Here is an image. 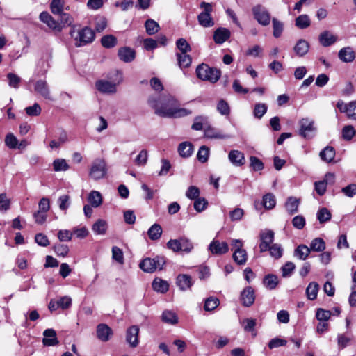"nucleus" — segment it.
Wrapping results in <instances>:
<instances>
[{
  "label": "nucleus",
  "mask_w": 356,
  "mask_h": 356,
  "mask_svg": "<svg viewBox=\"0 0 356 356\" xmlns=\"http://www.w3.org/2000/svg\"><path fill=\"white\" fill-rule=\"evenodd\" d=\"M177 49L181 51L180 54L187 53L191 50V46L184 38H179L176 42Z\"/></svg>",
  "instance_id": "obj_56"
},
{
  "label": "nucleus",
  "mask_w": 356,
  "mask_h": 356,
  "mask_svg": "<svg viewBox=\"0 0 356 356\" xmlns=\"http://www.w3.org/2000/svg\"><path fill=\"white\" fill-rule=\"evenodd\" d=\"M267 109L268 106L266 104H256L253 111L254 116L258 119H261L266 113Z\"/></svg>",
  "instance_id": "obj_48"
},
{
  "label": "nucleus",
  "mask_w": 356,
  "mask_h": 356,
  "mask_svg": "<svg viewBox=\"0 0 356 356\" xmlns=\"http://www.w3.org/2000/svg\"><path fill=\"white\" fill-rule=\"evenodd\" d=\"M53 168L54 171H66L70 166L64 159H56L53 162Z\"/></svg>",
  "instance_id": "obj_43"
},
{
  "label": "nucleus",
  "mask_w": 356,
  "mask_h": 356,
  "mask_svg": "<svg viewBox=\"0 0 356 356\" xmlns=\"http://www.w3.org/2000/svg\"><path fill=\"white\" fill-rule=\"evenodd\" d=\"M205 136L207 138L218 139H225L229 138V136L223 134L220 131H217L209 126L205 129Z\"/></svg>",
  "instance_id": "obj_35"
},
{
  "label": "nucleus",
  "mask_w": 356,
  "mask_h": 356,
  "mask_svg": "<svg viewBox=\"0 0 356 356\" xmlns=\"http://www.w3.org/2000/svg\"><path fill=\"white\" fill-rule=\"evenodd\" d=\"M233 259L238 265H243L248 259L247 252L243 249L233 253Z\"/></svg>",
  "instance_id": "obj_42"
},
{
  "label": "nucleus",
  "mask_w": 356,
  "mask_h": 356,
  "mask_svg": "<svg viewBox=\"0 0 356 356\" xmlns=\"http://www.w3.org/2000/svg\"><path fill=\"white\" fill-rule=\"evenodd\" d=\"M112 258L120 264H124L123 252L120 248L117 246H113L112 248Z\"/></svg>",
  "instance_id": "obj_52"
},
{
  "label": "nucleus",
  "mask_w": 356,
  "mask_h": 356,
  "mask_svg": "<svg viewBox=\"0 0 356 356\" xmlns=\"http://www.w3.org/2000/svg\"><path fill=\"white\" fill-rule=\"evenodd\" d=\"M54 250L58 256L63 257L67 256L69 252L68 246L61 243L54 245Z\"/></svg>",
  "instance_id": "obj_62"
},
{
  "label": "nucleus",
  "mask_w": 356,
  "mask_h": 356,
  "mask_svg": "<svg viewBox=\"0 0 356 356\" xmlns=\"http://www.w3.org/2000/svg\"><path fill=\"white\" fill-rule=\"evenodd\" d=\"M118 55L121 60L124 63L133 61L136 57L135 51L128 47H121L118 49Z\"/></svg>",
  "instance_id": "obj_21"
},
{
  "label": "nucleus",
  "mask_w": 356,
  "mask_h": 356,
  "mask_svg": "<svg viewBox=\"0 0 356 356\" xmlns=\"http://www.w3.org/2000/svg\"><path fill=\"white\" fill-rule=\"evenodd\" d=\"M309 49V42L304 40H299L293 47L296 54L300 57H302L307 54Z\"/></svg>",
  "instance_id": "obj_24"
},
{
  "label": "nucleus",
  "mask_w": 356,
  "mask_h": 356,
  "mask_svg": "<svg viewBox=\"0 0 356 356\" xmlns=\"http://www.w3.org/2000/svg\"><path fill=\"white\" fill-rule=\"evenodd\" d=\"M311 250L309 248H308L305 245H298L294 251V256L298 258L300 260H305L309 256Z\"/></svg>",
  "instance_id": "obj_33"
},
{
  "label": "nucleus",
  "mask_w": 356,
  "mask_h": 356,
  "mask_svg": "<svg viewBox=\"0 0 356 356\" xmlns=\"http://www.w3.org/2000/svg\"><path fill=\"white\" fill-rule=\"evenodd\" d=\"M338 57L343 63H352L356 58V54L351 47H346L339 50Z\"/></svg>",
  "instance_id": "obj_17"
},
{
  "label": "nucleus",
  "mask_w": 356,
  "mask_h": 356,
  "mask_svg": "<svg viewBox=\"0 0 356 356\" xmlns=\"http://www.w3.org/2000/svg\"><path fill=\"white\" fill-rule=\"evenodd\" d=\"M209 149L206 146H202L197 152V157L199 161L204 163L208 160Z\"/></svg>",
  "instance_id": "obj_63"
},
{
  "label": "nucleus",
  "mask_w": 356,
  "mask_h": 356,
  "mask_svg": "<svg viewBox=\"0 0 356 356\" xmlns=\"http://www.w3.org/2000/svg\"><path fill=\"white\" fill-rule=\"evenodd\" d=\"M218 111L223 115H228L230 113V108L227 102L224 99H221L217 104Z\"/></svg>",
  "instance_id": "obj_60"
},
{
  "label": "nucleus",
  "mask_w": 356,
  "mask_h": 356,
  "mask_svg": "<svg viewBox=\"0 0 356 356\" xmlns=\"http://www.w3.org/2000/svg\"><path fill=\"white\" fill-rule=\"evenodd\" d=\"M177 284L180 290L186 291L193 285L192 278L186 274L179 275L177 277Z\"/></svg>",
  "instance_id": "obj_23"
},
{
  "label": "nucleus",
  "mask_w": 356,
  "mask_h": 356,
  "mask_svg": "<svg viewBox=\"0 0 356 356\" xmlns=\"http://www.w3.org/2000/svg\"><path fill=\"white\" fill-rule=\"evenodd\" d=\"M318 289L319 286L316 282H310L306 289L307 298L311 300H315L317 297Z\"/></svg>",
  "instance_id": "obj_37"
},
{
  "label": "nucleus",
  "mask_w": 356,
  "mask_h": 356,
  "mask_svg": "<svg viewBox=\"0 0 356 356\" xmlns=\"http://www.w3.org/2000/svg\"><path fill=\"white\" fill-rule=\"evenodd\" d=\"M299 204V199L295 197H289L285 203V208L289 214L293 215L298 211Z\"/></svg>",
  "instance_id": "obj_27"
},
{
  "label": "nucleus",
  "mask_w": 356,
  "mask_h": 356,
  "mask_svg": "<svg viewBox=\"0 0 356 356\" xmlns=\"http://www.w3.org/2000/svg\"><path fill=\"white\" fill-rule=\"evenodd\" d=\"M139 327L137 325H132L126 332V341L131 348H136L139 343L138 339Z\"/></svg>",
  "instance_id": "obj_12"
},
{
  "label": "nucleus",
  "mask_w": 356,
  "mask_h": 356,
  "mask_svg": "<svg viewBox=\"0 0 356 356\" xmlns=\"http://www.w3.org/2000/svg\"><path fill=\"white\" fill-rule=\"evenodd\" d=\"M106 173V163L104 159H95L91 165L90 176L92 179L97 180L102 179Z\"/></svg>",
  "instance_id": "obj_6"
},
{
  "label": "nucleus",
  "mask_w": 356,
  "mask_h": 356,
  "mask_svg": "<svg viewBox=\"0 0 356 356\" xmlns=\"http://www.w3.org/2000/svg\"><path fill=\"white\" fill-rule=\"evenodd\" d=\"M331 213L327 208H321L317 213V218L320 223H324L331 218Z\"/></svg>",
  "instance_id": "obj_51"
},
{
  "label": "nucleus",
  "mask_w": 356,
  "mask_h": 356,
  "mask_svg": "<svg viewBox=\"0 0 356 356\" xmlns=\"http://www.w3.org/2000/svg\"><path fill=\"white\" fill-rule=\"evenodd\" d=\"M259 250L261 252L268 251L274 241V232L272 230L262 231L259 234Z\"/></svg>",
  "instance_id": "obj_9"
},
{
  "label": "nucleus",
  "mask_w": 356,
  "mask_h": 356,
  "mask_svg": "<svg viewBox=\"0 0 356 356\" xmlns=\"http://www.w3.org/2000/svg\"><path fill=\"white\" fill-rule=\"evenodd\" d=\"M40 20L47 24V26L55 32H60L63 29V26L60 25L58 21H56L53 17L46 11H43L40 14Z\"/></svg>",
  "instance_id": "obj_10"
},
{
  "label": "nucleus",
  "mask_w": 356,
  "mask_h": 356,
  "mask_svg": "<svg viewBox=\"0 0 356 356\" xmlns=\"http://www.w3.org/2000/svg\"><path fill=\"white\" fill-rule=\"evenodd\" d=\"M177 57L178 64L181 68L188 67L192 63L191 57L189 55L186 54V53L177 54Z\"/></svg>",
  "instance_id": "obj_38"
},
{
  "label": "nucleus",
  "mask_w": 356,
  "mask_h": 356,
  "mask_svg": "<svg viewBox=\"0 0 356 356\" xmlns=\"http://www.w3.org/2000/svg\"><path fill=\"white\" fill-rule=\"evenodd\" d=\"M149 238L152 241L159 240L162 234V227L159 224H154L147 231Z\"/></svg>",
  "instance_id": "obj_31"
},
{
  "label": "nucleus",
  "mask_w": 356,
  "mask_h": 356,
  "mask_svg": "<svg viewBox=\"0 0 356 356\" xmlns=\"http://www.w3.org/2000/svg\"><path fill=\"white\" fill-rule=\"evenodd\" d=\"M44 338L42 343L46 346H54L59 343L56 332L54 329L49 328L43 332Z\"/></svg>",
  "instance_id": "obj_16"
},
{
  "label": "nucleus",
  "mask_w": 356,
  "mask_h": 356,
  "mask_svg": "<svg viewBox=\"0 0 356 356\" xmlns=\"http://www.w3.org/2000/svg\"><path fill=\"white\" fill-rule=\"evenodd\" d=\"M97 337L102 341H108L113 334L112 330L104 323L99 324L97 327Z\"/></svg>",
  "instance_id": "obj_18"
},
{
  "label": "nucleus",
  "mask_w": 356,
  "mask_h": 356,
  "mask_svg": "<svg viewBox=\"0 0 356 356\" xmlns=\"http://www.w3.org/2000/svg\"><path fill=\"white\" fill-rule=\"evenodd\" d=\"M331 316V312L329 310H325L319 308L316 310V317L319 321H327Z\"/></svg>",
  "instance_id": "obj_61"
},
{
  "label": "nucleus",
  "mask_w": 356,
  "mask_h": 356,
  "mask_svg": "<svg viewBox=\"0 0 356 356\" xmlns=\"http://www.w3.org/2000/svg\"><path fill=\"white\" fill-rule=\"evenodd\" d=\"M229 161L236 167H241L245 163L244 154L238 150L233 149L229 152Z\"/></svg>",
  "instance_id": "obj_19"
},
{
  "label": "nucleus",
  "mask_w": 356,
  "mask_h": 356,
  "mask_svg": "<svg viewBox=\"0 0 356 356\" xmlns=\"http://www.w3.org/2000/svg\"><path fill=\"white\" fill-rule=\"evenodd\" d=\"M145 27L147 33L149 35L156 33L160 29L159 24L152 19H149L145 21Z\"/></svg>",
  "instance_id": "obj_34"
},
{
  "label": "nucleus",
  "mask_w": 356,
  "mask_h": 356,
  "mask_svg": "<svg viewBox=\"0 0 356 356\" xmlns=\"http://www.w3.org/2000/svg\"><path fill=\"white\" fill-rule=\"evenodd\" d=\"M355 135V130L351 125L345 126L342 129V136L346 140H350Z\"/></svg>",
  "instance_id": "obj_57"
},
{
  "label": "nucleus",
  "mask_w": 356,
  "mask_h": 356,
  "mask_svg": "<svg viewBox=\"0 0 356 356\" xmlns=\"http://www.w3.org/2000/svg\"><path fill=\"white\" fill-rule=\"evenodd\" d=\"M268 250L270 256L276 259L281 258L283 254V248L278 243L273 244Z\"/></svg>",
  "instance_id": "obj_46"
},
{
  "label": "nucleus",
  "mask_w": 356,
  "mask_h": 356,
  "mask_svg": "<svg viewBox=\"0 0 356 356\" xmlns=\"http://www.w3.org/2000/svg\"><path fill=\"white\" fill-rule=\"evenodd\" d=\"M8 85L10 87L17 89L22 81V79L14 73H8L7 74Z\"/></svg>",
  "instance_id": "obj_50"
},
{
  "label": "nucleus",
  "mask_w": 356,
  "mask_h": 356,
  "mask_svg": "<svg viewBox=\"0 0 356 356\" xmlns=\"http://www.w3.org/2000/svg\"><path fill=\"white\" fill-rule=\"evenodd\" d=\"M219 300L216 298H208L204 302V308L206 311H212L219 305Z\"/></svg>",
  "instance_id": "obj_55"
},
{
  "label": "nucleus",
  "mask_w": 356,
  "mask_h": 356,
  "mask_svg": "<svg viewBox=\"0 0 356 356\" xmlns=\"http://www.w3.org/2000/svg\"><path fill=\"white\" fill-rule=\"evenodd\" d=\"M193 147L191 143L183 142L179 145L178 152L181 157L187 158L191 156Z\"/></svg>",
  "instance_id": "obj_28"
},
{
  "label": "nucleus",
  "mask_w": 356,
  "mask_h": 356,
  "mask_svg": "<svg viewBox=\"0 0 356 356\" xmlns=\"http://www.w3.org/2000/svg\"><path fill=\"white\" fill-rule=\"evenodd\" d=\"M208 202L204 197H198L194 200V209L197 212L203 211L207 207Z\"/></svg>",
  "instance_id": "obj_59"
},
{
  "label": "nucleus",
  "mask_w": 356,
  "mask_h": 356,
  "mask_svg": "<svg viewBox=\"0 0 356 356\" xmlns=\"http://www.w3.org/2000/svg\"><path fill=\"white\" fill-rule=\"evenodd\" d=\"M273 22V36L275 38H279L282 33L283 31V24L277 20L276 18H273L272 20Z\"/></svg>",
  "instance_id": "obj_54"
},
{
  "label": "nucleus",
  "mask_w": 356,
  "mask_h": 356,
  "mask_svg": "<svg viewBox=\"0 0 356 356\" xmlns=\"http://www.w3.org/2000/svg\"><path fill=\"white\" fill-rule=\"evenodd\" d=\"M195 73L198 79L202 81H208L212 83L217 82L221 76L220 70L210 67L204 63H202L197 67Z\"/></svg>",
  "instance_id": "obj_2"
},
{
  "label": "nucleus",
  "mask_w": 356,
  "mask_h": 356,
  "mask_svg": "<svg viewBox=\"0 0 356 356\" xmlns=\"http://www.w3.org/2000/svg\"><path fill=\"white\" fill-rule=\"evenodd\" d=\"M209 250L213 254H224L229 251V245L226 242L214 239L209 244Z\"/></svg>",
  "instance_id": "obj_13"
},
{
  "label": "nucleus",
  "mask_w": 356,
  "mask_h": 356,
  "mask_svg": "<svg viewBox=\"0 0 356 356\" xmlns=\"http://www.w3.org/2000/svg\"><path fill=\"white\" fill-rule=\"evenodd\" d=\"M254 19L262 26H267L270 22V15L263 6L257 5L252 8Z\"/></svg>",
  "instance_id": "obj_7"
},
{
  "label": "nucleus",
  "mask_w": 356,
  "mask_h": 356,
  "mask_svg": "<svg viewBox=\"0 0 356 356\" xmlns=\"http://www.w3.org/2000/svg\"><path fill=\"white\" fill-rule=\"evenodd\" d=\"M296 26L301 29L309 27L311 24V20L307 15H301L296 19Z\"/></svg>",
  "instance_id": "obj_39"
},
{
  "label": "nucleus",
  "mask_w": 356,
  "mask_h": 356,
  "mask_svg": "<svg viewBox=\"0 0 356 356\" xmlns=\"http://www.w3.org/2000/svg\"><path fill=\"white\" fill-rule=\"evenodd\" d=\"M231 35L229 29L226 28H218L213 33V40L217 44H222L227 41Z\"/></svg>",
  "instance_id": "obj_22"
},
{
  "label": "nucleus",
  "mask_w": 356,
  "mask_h": 356,
  "mask_svg": "<svg viewBox=\"0 0 356 356\" xmlns=\"http://www.w3.org/2000/svg\"><path fill=\"white\" fill-rule=\"evenodd\" d=\"M63 0H52L50 4L51 11L54 15H59L63 11Z\"/></svg>",
  "instance_id": "obj_47"
},
{
  "label": "nucleus",
  "mask_w": 356,
  "mask_h": 356,
  "mask_svg": "<svg viewBox=\"0 0 356 356\" xmlns=\"http://www.w3.org/2000/svg\"><path fill=\"white\" fill-rule=\"evenodd\" d=\"M108 228V224L106 220L102 219L97 220L92 225V231L98 235H104L106 234Z\"/></svg>",
  "instance_id": "obj_29"
},
{
  "label": "nucleus",
  "mask_w": 356,
  "mask_h": 356,
  "mask_svg": "<svg viewBox=\"0 0 356 356\" xmlns=\"http://www.w3.org/2000/svg\"><path fill=\"white\" fill-rule=\"evenodd\" d=\"M95 37V32L90 28L86 26L79 31L78 38H76V45L80 47L92 42Z\"/></svg>",
  "instance_id": "obj_8"
},
{
  "label": "nucleus",
  "mask_w": 356,
  "mask_h": 356,
  "mask_svg": "<svg viewBox=\"0 0 356 356\" xmlns=\"http://www.w3.org/2000/svg\"><path fill=\"white\" fill-rule=\"evenodd\" d=\"M165 264V259L162 257H156L154 258H145L141 261L139 264V267L144 272L146 273H153L156 269H162L163 265Z\"/></svg>",
  "instance_id": "obj_3"
},
{
  "label": "nucleus",
  "mask_w": 356,
  "mask_h": 356,
  "mask_svg": "<svg viewBox=\"0 0 356 356\" xmlns=\"http://www.w3.org/2000/svg\"><path fill=\"white\" fill-rule=\"evenodd\" d=\"M95 86L98 91L104 94H114L117 91L116 84L106 80H99Z\"/></svg>",
  "instance_id": "obj_14"
},
{
  "label": "nucleus",
  "mask_w": 356,
  "mask_h": 356,
  "mask_svg": "<svg viewBox=\"0 0 356 356\" xmlns=\"http://www.w3.org/2000/svg\"><path fill=\"white\" fill-rule=\"evenodd\" d=\"M276 204L275 197L272 193H267L264 195L262 205L267 209H271L275 207Z\"/></svg>",
  "instance_id": "obj_40"
},
{
  "label": "nucleus",
  "mask_w": 356,
  "mask_h": 356,
  "mask_svg": "<svg viewBox=\"0 0 356 356\" xmlns=\"http://www.w3.org/2000/svg\"><path fill=\"white\" fill-rule=\"evenodd\" d=\"M162 320L165 323L170 324H176L178 322V318L173 312L165 310L162 314Z\"/></svg>",
  "instance_id": "obj_44"
},
{
  "label": "nucleus",
  "mask_w": 356,
  "mask_h": 356,
  "mask_svg": "<svg viewBox=\"0 0 356 356\" xmlns=\"http://www.w3.org/2000/svg\"><path fill=\"white\" fill-rule=\"evenodd\" d=\"M337 40V36L332 33L330 31H324L318 35L320 44L325 47L334 44Z\"/></svg>",
  "instance_id": "obj_15"
},
{
  "label": "nucleus",
  "mask_w": 356,
  "mask_h": 356,
  "mask_svg": "<svg viewBox=\"0 0 356 356\" xmlns=\"http://www.w3.org/2000/svg\"><path fill=\"white\" fill-rule=\"evenodd\" d=\"M147 103L154 113L162 118H179L192 113L189 109L180 108L179 102L171 95H151Z\"/></svg>",
  "instance_id": "obj_1"
},
{
  "label": "nucleus",
  "mask_w": 356,
  "mask_h": 356,
  "mask_svg": "<svg viewBox=\"0 0 356 356\" xmlns=\"http://www.w3.org/2000/svg\"><path fill=\"white\" fill-rule=\"evenodd\" d=\"M152 288L154 291L164 293L168 291L169 284L166 281L159 278H156L152 282Z\"/></svg>",
  "instance_id": "obj_32"
},
{
  "label": "nucleus",
  "mask_w": 356,
  "mask_h": 356,
  "mask_svg": "<svg viewBox=\"0 0 356 356\" xmlns=\"http://www.w3.org/2000/svg\"><path fill=\"white\" fill-rule=\"evenodd\" d=\"M263 283L268 289L273 290L279 283L278 277L275 275L268 274L264 277Z\"/></svg>",
  "instance_id": "obj_30"
},
{
  "label": "nucleus",
  "mask_w": 356,
  "mask_h": 356,
  "mask_svg": "<svg viewBox=\"0 0 356 356\" xmlns=\"http://www.w3.org/2000/svg\"><path fill=\"white\" fill-rule=\"evenodd\" d=\"M337 107L341 113H346L348 118L356 120V101L346 104L342 100H339L337 104Z\"/></svg>",
  "instance_id": "obj_11"
},
{
  "label": "nucleus",
  "mask_w": 356,
  "mask_h": 356,
  "mask_svg": "<svg viewBox=\"0 0 356 356\" xmlns=\"http://www.w3.org/2000/svg\"><path fill=\"white\" fill-rule=\"evenodd\" d=\"M101 43L104 47L110 49L117 44V38L113 35H106L102 38Z\"/></svg>",
  "instance_id": "obj_41"
},
{
  "label": "nucleus",
  "mask_w": 356,
  "mask_h": 356,
  "mask_svg": "<svg viewBox=\"0 0 356 356\" xmlns=\"http://www.w3.org/2000/svg\"><path fill=\"white\" fill-rule=\"evenodd\" d=\"M207 122V118L202 115H199L195 118L194 122L192 124L191 128L195 131H200L203 129L204 124H206Z\"/></svg>",
  "instance_id": "obj_49"
},
{
  "label": "nucleus",
  "mask_w": 356,
  "mask_h": 356,
  "mask_svg": "<svg viewBox=\"0 0 356 356\" xmlns=\"http://www.w3.org/2000/svg\"><path fill=\"white\" fill-rule=\"evenodd\" d=\"M88 201L94 207H98L102 203V197L99 192L92 191L88 196Z\"/></svg>",
  "instance_id": "obj_36"
},
{
  "label": "nucleus",
  "mask_w": 356,
  "mask_h": 356,
  "mask_svg": "<svg viewBox=\"0 0 356 356\" xmlns=\"http://www.w3.org/2000/svg\"><path fill=\"white\" fill-rule=\"evenodd\" d=\"M250 166L254 171H260L264 169V163L257 156H251L250 157Z\"/></svg>",
  "instance_id": "obj_53"
},
{
  "label": "nucleus",
  "mask_w": 356,
  "mask_h": 356,
  "mask_svg": "<svg viewBox=\"0 0 356 356\" xmlns=\"http://www.w3.org/2000/svg\"><path fill=\"white\" fill-rule=\"evenodd\" d=\"M310 250L322 252L325 249V243L321 238H314L310 244Z\"/></svg>",
  "instance_id": "obj_45"
},
{
  "label": "nucleus",
  "mask_w": 356,
  "mask_h": 356,
  "mask_svg": "<svg viewBox=\"0 0 356 356\" xmlns=\"http://www.w3.org/2000/svg\"><path fill=\"white\" fill-rule=\"evenodd\" d=\"M319 156L322 161L326 163H330L335 156V149L333 147L327 146L320 152Z\"/></svg>",
  "instance_id": "obj_26"
},
{
  "label": "nucleus",
  "mask_w": 356,
  "mask_h": 356,
  "mask_svg": "<svg viewBox=\"0 0 356 356\" xmlns=\"http://www.w3.org/2000/svg\"><path fill=\"white\" fill-rule=\"evenodd\" d=\"M242 304L245 307L251 306L255 300L254 291L250 286H248L243 289L241 294Z\"/></svg>",
  "instance_id": "obj_20"
},
{
  "label": "nucleus",
  "mask_w": 356,
  "mask_h": 356,
  "mask_svg": "<svg viewBox=\"0 0 356 356\" xmlns=\"http://www.w3.org/2000/svg\"><path fill=\"white\" fill-rule=\"evenodd\" d=\"M341 192L348 197H353L356 195V184H350L342 188Z\"/></svg>",
  "instance_id": "obj_64"
},
{
  "label": "nucleus",
  "mask_w": 356,
  "mask_h": 356,
  "mask_svg": "<svg viewBox=\"0 0 356 356\" xmlns=\"http://www.w3.org/2000/svg\"><path fill=\"white\" fill-rule=\"evenodd\" d=\"M299 135L304 138L310 139L314 137L316 132L314 121L309 118H302L299 121Z\"/></svg>",
  "instance_id": "obj_5"
},
{
  "label": "nucleus",
  "mask_w": 356,
  "mask_h": 356,
  "mask_svg": "<svg viewBox=\"0 0 356 356\" xmlns=\"http://www.w3.org/2000/svg\"><path fill=\"white\" fill-rule=\"evenodd\" d=\"M35 91L44 97L45 99H50V92L47 82L44 80H38L35 84Z\"/></svg>",
  "instance_id": "obj_25"
},
{
  "label": "nucleus",
  "mask_w": 356,
  "mask_h": 356,
  "mask_svg": "<svg viewBox=\"0 0 356 356\" xmlns=\"http://www.w3.org/2000/svg\"><path fill=\"white\" fill-rule=\"evenodd\" d=\"M200 8L203 9L197 16V20L199 24L203 27H211L214 25L211 13L213 10L212 5L209 3L202 2L200 3Z\"/></svg>",
  "instance_id": "obj_4"
},
{
  "label": "nucleus",
  "mask_w": 356,
  "mask_h": 356,
  "mask_svg": "<svg viewBox=\"0 0 356 356\" xmlns=\"http://www.w3.org/2000/svg\"><path fill=\"white\" fill-rule=\"evenodd\" d=\"M200 189L195 186H191L188 188L186 191V196L192 200H195L197 198L200 197Z\"/></svg>",
  "instance_id": "obj_58"
}]
</instances>
